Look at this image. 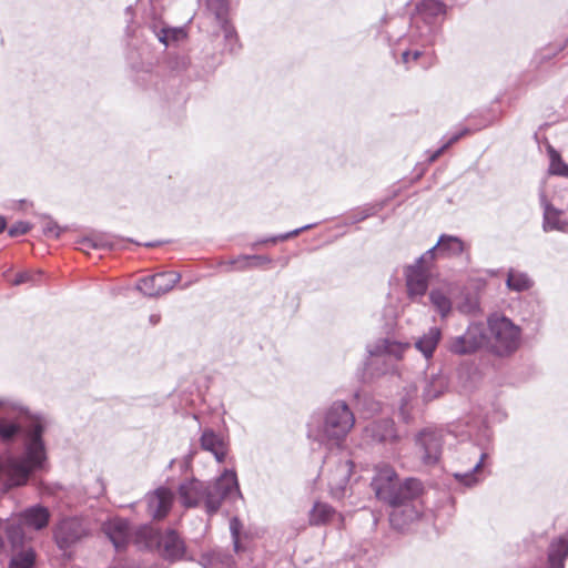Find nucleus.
I'll list each match as a JSON object with an SVG mask.
<instances>
[{
  "mask_svg": "<svg viewBox=\"0 0 568 568\" xmlns=\"http://www.w3.org/2000/svg\"><path fill=\"white\" fill-rule=\"evenodd\" d=\"M45 417L31 414L20 402L0 399V442L12 444L23 433L22 452L0 455V481L3 491L26 486L30 478L47 469L48 454L43 434Z\"/></svg>",
  "mask_w": 568,
  "mask_h": 568,
  "instance_id": "nucleus-1",
  "label": "nucleus"
},
{
  "mask_svg": "<svg viewBox=\"0 0 568 568\" xmlns=\"http://www.w3.org/2000/svg\"><path fill=\"white\" fill-rule=\"evenodd\" d=\"M178 493L184 507H204L209 515L215 514L224 499L241 495L233 470H224L214 481L205 483L196 478L185 480L179 485Z\"/></svg>",
  "mask_w": 568,
  "mask_h": 568,
  "instance_id": "nucleus-2",
  "label": "nucleus"
},
{
  "mask_svg": "<svg viewBox=\"0 0 568 568\" xmlns=\"http://www.w3.org/2000/svg\"><path fill=\"white\" fill-rule=\"evenodd\" d=\"M355 425V416L343 400H335L310 423V436L322 444L341 446Z\"/></svg>",
  "mask_w": 568,
  "mask_h": 568,
  "instance_id": "nucleus-3",
  "label": "nucleus"
},
{
  "mask_svg": "<svg viewBox=\"0 0 568 568\" xmlns=\"http://www.w3.org/2000/svg\"><path fill=\"white\" fill-rule=\"evenodd\" d=\"M486 349L505 358L515 354L523 342V329L506 315L495 312L486 318Z\"/></svg>",
  "mask_w": 568,
  "mask_h": 568,
  "instance_id": "nucleus-4",
  "label": "nucleus"
},
{
  "mask_svg": "<svg viewBox=\"0 0 568 568\" xmlns=\"http://www.w3.org/2000/svg\"><path fill=\"white\" fill-rule=\"evenodd\" d=\"M445 14L446 6L440 0L418 1L412 14L409 32L399 41L407 40L422 47L432 44Z\"/></svg>",
  "mask_w": 568,
  "mask_h": 568,
  "instance_id": "nucleus-5",
  "label": "nucleus"
},
{
  "mask_svg": "<svg viewBox=\"0 0 568 568\" xmlns=\"http://www.w3.org/2000/svg\"><path fill=\"white\" fill-rule=\"evenodd\" d=\"M372 487L376 497L388 505H398L405 500H412L422 490V484L418 479L407 478L399 483L395 470L387 465L376 467Z\"/></svg>",
  "mask_w": 568,
  "mask_h": 568,
  "instance_id": "nucleus-6",
  "label": "nucleus"
},
{
  "mask_svg": "<svg viewBox=\"0 0 568 568\" xmlns=\"http://www.w3.org/2000/svg\"><path fill=\"white\" fill-rule=\"evenodd\" d=\"M229 0H205V20L212 27V38L224 37L225 50L236 53L241 49L237 32L229 18Z\"/></svg>",
  "mask_w": 568,
  "mask_h": 568,
  "instance_id": "nucleus-7",
  "label": "nucleus"
},
{
  "mask_svg": "<svg viewBox=\"0 0 568 568\" xmlns=\"http://www.w3.org/2000/svg\"><path fill=\"white\" fill-rule=\"evenodd\" d=\"M163 7L160 3L152 1L149 8L143 11V27L148 29L165 48L179 45L189 37L187 27H171L163 19Z\"/></svg>",
  "mask_w": 568,
  "mask_h": 568,
  "instance_id": "nucleus-8",
  "label": "nucleus"
},
{
  "mask_svg": "<svg viewBox=\"0 0 568 568\" xmlns=\"http://www.w3.org/2000/svg\"><path fill=\"white\" fill-rule=\"evenodd\" d=\"M435 265V248L427 250L404 270L406 293L413 303H423L428 290L432 268Z\"/></svg>",
  "mask_w": 568,
  "mask_h": 568,
  "instance_id": "nucleus-9",
  "label": "nucleus"
},
{
  "mask_svg": "<svg viewBox=\"0 0 568 568\" xmlns=\"http://www.w3.org/2000/svg\"><path fill=\"white\" fill-rule=\"evenodd\" d=\"M459 462L468 466L465 471H456L453 474L454 478L466 487H473L480 481V470L487 453L474 443H466L462 445Z\"/></svg>",
  "mask_w": 568,
  "mask_h": 568,
  "instance_id": "nucleus-10",
  "label": "nucleus"
},
{
  "mask_svg": "<svg viewBox=\"0 0 568 568\" xmlns=\"http://www.w3.org/2000/svg\"><path fill=\"white\" fill-rule=\"evenodd\" d=\"M353 463L349 459L326 457L322 468V476H325L334 498H342L352 474Z\"/></svg>",
  "mask_w": 568,
  "mask_h": 568,
  "instance_id": "nucleus-11",
  "label": "nucleus"
},
{
  "mask_svg": "<svg viewBox=\"0 0 568 568\" xmlns=\"http://www.w3.org/2000/svg\"><path fill=\"white\" fill-rule=\"evenodd\" d=\"M408 347V344H402L389 338H381L367 346V352L371 356L369 366H377L379 363H383L387 366L383 369H377L378 374L389 373L394 368L393 362L398 361Z\"/></svg>",
  "mask_w": 568,
  "mask_h": 568,
  "instance_id": "nucleus-12",
  "label": "nucleus"
},
{
  "mask_svg": "<svg viewBox=\"0 0 568 568\" xmlns=\"http://www.w3.org/2000/svg\"><path fill=\"white\" fill-rule=\"evenodd\" d=\"M483 346L486 347V331L481 323H470L465 333L452 337L448 349L456 355H469L476 353Z\"/></svg>",
  "mask_w": 568,
  "mask_h": 568,
  "instance_id": "nucleus-13",
  "label": "nucleus"
},
{
  "mask_svg": "<svg viewBox=\"0 0 568 568\" xmlns=\"http://www.w3.org/2000/svg\"><path fill=\"white\" fill-rule=\"evenodd\" d=\"M90 532L88 524L78 517L64 518L54 528V540L60 549H68L87 537Z\"/></svg>",
  "mask_w": 568,
  "mask_h": 568,
  "instance_id": "nucleus-14",
  "label": "nucleus"
},
{
  "mask_svg": "<svg viewBox=\"0 0 568 568\" xmlns=\"http://www.w3.org/2000/svg\"><path fill=\"white\" fill-rule=\"evenodd\" d=\"M145 531L150 536L148 545L150 547L155 545L159 554L163 558L174 561L183 557L185 546L176 531L168 529L166 531L159 534L153 531L151 528L145 529Z\"/></svg>",
  "mask_w": 568,
  "mask_h": 568,
  "instance_id": "nucleus-15",
  "label": "nucleus"
},
{
  "mask_svg": "<svg viewBox=\"0 0 568 568\" xmlns=\"http://www.w3.org/2000/svg\"><path fill=\"white\" fill-rule=\"evenodd\" d=\"M418 455L425 465H435L442 455L444 433L437 429H424L415 438Z\"/></svg>",
  "mask_w": 568,
  "mask_h": 568,
  "instance_id": "nucleus-16",
  "label": "nucleus"
},
{
  "mask_svg": "<svg viewBox=\"0 0 568 568\" xmlns=\"http://www.w3.org/2000/svg\"><path fill=\"white\" fill-rule=\"evenodd\" d=\"M181 274L173 271L160 272L141 278L136 290L149 297H158L169 293L180 282Z\"/></svg>",
  "mask_w": 568,
  "mask_h": 568,
  "instance_id": "nucleus-17",
  "label": "nucleus"
},
{
  "mask_svg": "<svg viewBox=\"0 0 568 568\" xmlns=\"http://www.w3.org/2000/svg\"><path fill=\"white\" fill-rule=\"evenodd\" d=\"M363 437L369 443L393 444L398 439L395 424L384 418L371 422L363 430Z\"/></svg>",
  "mask_w": 568,
  "mask_h": 568,
  "instance_id": "nucleus-18",
  "label": "nucleus"
},
{
  "mask_svg": "<svg viewBox=\"0 0 568 568\" xmlns=\"http://www.w3.org/2000/svg\"><path fill=\"white\" fill-rule=\"evenodd\" d=\"M174 493L168 487H159L146 494L148 513L153 519L164 518L171 510Z\"/></svg>",
  "mask_w": 568,
  "mask_h": 568,
  "instance_id": "nucleus-19",
  "label": "nucleus"
},
{
  "mask_svg": "<svg viewBox=\"0 0 568 568\" xmlns=\"http://www.w3.org/2000/svg\"><path fill=\"white\" fill-rule=\"evenodd\" d=\"M455 284L444 281L433 286L428 293L429 302L442 318H446L453 310Z\"/></svg>",
  "mask_w": 568,
  "mask_h": 568,
  "instance_id": "nucleus-20",
  "label": "nucleus"
},
{
  "mask_svg": "<svg viewBox=\"0 0 568 568\" xmlns=\"http://www.w3.org/2000/svg\"><path fill=\"white\" fill-rule=\"evenodd\" d=\"M201 448L210 452L217 463H223L227 455L229 445L226 439L215 433L212 428H205L200 437Z\"/></svg>",
  "mask_w": 568,
  "mask_h": 568,
  "instance_id": "nucleus-21",
  "label": "nucleus"
},
{
  "mask_svg": "<svg viewBox=\"0 0 568 568\" xmlns=\"http://www.w3.org/2000/svg\"><path fill=\"white\" fill-rule=\"evenodd\" d=\"M103 530L116 550H121L129 542L130 525L125 519H112L104 524Z\"/></svg>",
  "mask_w": 568,
  "mask_h": 568,
  "instance_id": "nucleus-22",
  "label": "nucleus"
},
{
  "mask_svg": "<svg viewBox=\"0 0 568 568\" xmlns=\"http://www.w3.org/2000/svg\"><path fill=\"white\" fill-rule=\"evenodd\" d=\"M18 520L26 527L33 530L45 528L50 520L48 508L41 505H34L24 509L18 517Z\"/></svg>",
  "mask_w": 568,
  "mask_h": 568,
  "instance_id": "nucleus-23",
  "label": "nucleus"
},
{
  "mask_svg": "<svg viewBox=\"0 0 568 568\" xmlns=\"http://www.w3.org/2000/svg\"><path fill=\"white\" fill-rule=\"evenodd\" d=\"M548 568H565L568 557V531L554 538L548 547Z\"/></svg>",
  "mask_w": 568,
  "mask_h": 568,
  "instance_id": "nucleus-24",
  "label": "nucleus"
},
{
  "mask_svg": "<svg viewBox=\"0 0 568 568\" xmlns=\"http://www.w3.org/2000/svg\"><path fill=\"white\" fill-rule=\"evenodd\" d=\"M410 500H405L403 504L390 505L393 510L389 515L390 525L397 529L403 530L409 523L418 517V510L409 504Z\"/></svg>",
  "mask_w": 568,
  "mask_h": 568,
  "instance_id": "nucleus-25",
  "label": "nucleus"
},
{
  "mask_svg": "<svg viewBox=\"0 0 568 568\" xmlns=\"http://www.w3.org/2000/svg\"><path fill=\"white\" fill-rule=\"evenodd\" d=\"M422 384V397L424 402H430L439 397L440 395L444 394L448 386L446 376L443 375L440 372L426 375Z\"/></svg>",
  "mask_w": 568,
  "mask_h": 568,
  "instance_id": "nucleus-26",
  "label": "nucleus"
},
{
  "mask_svg": "<svg viewBox=\"0 0 568 568\" xmlns=\"http://www.w3.org/2000/svg\"><path fill=\"white\" fill-rule=\"evenodd\" d=\"M432 248H435V258L437 255L456 257L465 252L466 244L458 236L442 234Z\"/></svg>",
  "mask_w": 568,
  "mask_h": 568,
  "instance_id": "nucleus-27",
  "label": "nucleus"
},
{
  "mask_svg": "<svg viewBox=\"0 0 568 568\" xmlns=\"http://www.w3.org/2000/svg\"><path fill=\"white\" fill-rule=\"evenodd\" d=\"M203 568H235L236 561L234 556L224 550H212L203 554L200 559Z\"/></svg>",
  "mask_w": 568,
  "mask_h": 568,
  "instance_id": "nucleus-28",
  "label": "nucleus"
},
{
  "mask_svg": "<svg viewBox=\"0 0 568 568\" xmlns=\"http://www.w3.org/2000/svg\"><path fill=\"white\" fill-rule=\"evenodd\" d=\"M440 337V329L436 326H433L423 336L417 338L415 342V347L425 356V358H430L438 345Z\"/></svg>",
  "mask_w": 568,
  "mask_h": 568,
  "instance_id": "nucleus-29",
  "label": "nucleus"
},
{
  "mask_svg": "<svg viewBox=\"0 0 568 568\" xmlns=\"http://www.w3.org/2000/svg\"><path fill=\"white\" fill-rule=\"evenodd\" d=\"M24 526L19 521H12L7 525L6 534L8 541L11 545L12 551L20 550L26 547V541L29 539L24 531Z\"/></svg>",
  "mask_w": 568,
  "mask_h": 568,
  "instance_id": "nucleus-30",
  "label": "nucleus"
},
{
  "mask_svg": "<svg viewBox=\"0 0 568 568\" xmlns=\"http://www.w3.org/2000/svg\"><path fill=\"white\" fill-rule=\"evenodd\" d=\"M506 285L510 291L525 292L532 287L534 281L527 273L510 268L507 274Z\"/></svg>",
  "mask_w": 568,
  "mask_h": 568,
  "instance_id": "nucleus-31",
  "label": "nucleus"
},
{
  "mask_svg": "<svg viewBox=\"0 0 568 568\" xmlns=\"http://www.w3.org/2000/svg\"><path fill=\"white\" fill-rule=\"evenodd\" d=\"M561 211L555 209L552 205L544 204V223L542 227L548 231H565L567 224L560 220Z\"/></svg>",
  "mask_w": 568,
  "mask_h": 568,
  "instance_id": "nucleus-32",
  "label": "nucleus"
},
{
  "mask_svg": "<svg viewBox=\"0 0 568 568\" xmlns=\"http://www.w3.org/2000/svg\"><path fill=\"white\" fill-rule=\"evenodd\" d=\"M36 565V551L28 546L13 551L8 568H33Z\"/></svg>",
  "mask_w": 568,
  "mask_h": 568,
  "instance_id": "nucleus-33",
  "label": "nucleus"
},
{
  "mask_svg": "<svg viewBox=\"0 0 568 568\" xmlns=\"http://www.w3.org/2000/svg\"><path fill=\"white\" fill-rule=\"evenodd\" d=\"M335 516V510L328 504L315 503L310 511V523L312 525H323L333 520Z\"/></svg>",
  "mask_w": 568,
  "mask_h": 568,
  "instance_id": "nucleus-34",
  "label": "nucleus"
},
{
  "mask_svg": "<svg viewBox=\"0 0 568 568\" xmlns=\"http://www.w3.org/2000/svg\"><path fill=\"white\" fill-rule=\"evenodd\" d=\"M315 224H307V225H304L302 227H298V229H295L293 231H290L287 233H283V234H278V235H274V236H267V237H263V239H260L257 240L256 242L252 243V248H256L258 247L260 245H266V244H276L277 242L280 241H286L288 239H292L294 236H297L300 235L302 232L306 231V230H310L312 227H314Z\"/></svg>",
  "mask_w": 568,
  "mask_h": 568,
  "instance_id": "nucleus-35",
  "label": "nucleus"
},
{
  "mask_svg": "<svg viewBox=\"0 0 568 568\" xmlns=\"http://www.w3.org/2000/svg\"><path fill=\"white\" fill-rule=\"evenodd\" d=\"M251 260H252L251 255H240L235 258H232V260L225 262L223 265H224L226 272H231V271L243 272V271L253 268V264H252Z\"/></svg>",
  "mask_w": 568,
  "mask_h": 568,
  "instance_id": "nucleus-36",
  "label": "nucleus"
},
{
  "mask_svg": "<svg viewBox=\"0 0 568 568\" xmlns=\"http://www.w3.org/2000/svg\"><path fill=\"white\" fill-rule=\"evenodd\" d=\"M549 171L552 174L568 176V165L562 162L559 154L555 150H550V166Z\"/></svg>",
  "mask_w": 568,
  "mask_h": 568,
  "instance_id": "nucleus-37",
  "label": "nucleus"
},
{
  "mask_svg": "<svg viewBox=\"0 0 568 568\" xmlns=\"http://www.w3.org/2000/svg\"><path fill=\"white\" fill-rule=\"evenodd\" d=\"M469 132V130L467 128H464L455 133H453L448 139L447 141L438 149L436 150L430 156H429V162H434L435 160H437L440 154L446 150L448 149L450 145H453L454 143H456L459 139H462L464 135H466L467 133Z\"/></svg>",
  "mask_w": 568,
  "mask_h": 568,
  "instance_id": "nucleus-38",
  "label": "nucleus"
},
{
  "mask_svg": "<svg viewBox=\"0 0 568 568\" xmlns=\"http://www.w3.org/2000/svg\"><path fill=\"white\" fill-rule=\"evenodd\" d=\"M63 229L54 220L49 216L43 217L42 232L45 236L58 239Z\"/></svg>",
  "mask_w": 568,
  "mask_h": 568,
  "instance_id": "nucleus-39",
  "label": "nucleus"
},
{
  "mask_svg": "<svg viewBox=\"0 0 568 568\" xmlns=\"http://www.w3.org/2000/svg\"><path fill=\"white\" fill-rule=\"evenodd\" d=\"M41 276H42L41 271L22 272V273H19L16 275L14 280L12 281V285H21L23 283L37 284Z\"/></svg>",
  "mask_w": 568,
  "mask_h": 568,
  "instance_id": "nucleus-40",
  "label": "nucleus"
},
{
  "mask_svg": "<svg viewBox=\"0 0 568 568\" xmlns=\"http://www.w3.org/2000/svg\"><path fill=\"white\" fill-rule=\"evenodd\" d=\"M79 250L87 252L90 248H102L108 246L106 242L97 236H87L79 242Z\"/></svg>",
  "mask_w": 568,
  "mask_h": 568,
  "instance_id": "nucleus-41",
  "label": "nucleus"
},
{
  "mask_svg": "<svg viewBox=\"0 0 568 568\" xmlns=\"http://www.w3.org/2000/svg\"><path fill=\"white\" fill-rule=\"evenodd\" d=\"M31 230V224L24 221L16 222L11 225L8 233L10 236H19L28 233Z\"/></svg>",
  "mask_w": 568,
  "mask_h": 568,
  "instance_id": "nucleus-42",
  "label": "nucleus"
},
{
  "mask_svg": "<svg viewBox=\"0 0 568 568\" xmlns=\"http://www.w3.org/2000/svg\"><path fill=\"white\" fill-rule=\"evenodd\" d=\"M417 393L416 386H410L409 390L407 392V396L402 399L400 405V414L403 415L404 419H407V406L410 398L415 397Z\"/></svg>",
  "mask_w": 568,
  "mask_h": 568,
  "instance_id": "nucleus-43",
  "label": "nucleus"
},
{
  "mask_svg": "<svg viewBox=\"0 0 568 568\" xmlns=\"http://www.w3.org/2000/svg\"><path fill=\"white\" fill-rule=\"evenodd\" d=\"M253 267H258L262 265L271 264L272 258L267 255H251Z\"/></svg>",
  "mask_w": 568,
  "mask_h": 568,
  "instance_id": "nucleus-44",
  "label": "nucleus"
},
{
  "mask_svg": "<svg viewBox=\"0 0 568 568\" xmlns=\"http://www.w3.org/2000/svg\"><path fill=\"white\" fill-rule=\"evenodd\" d=\"M373 214H374L373 207L364 209L359 213L354 215L353 222L354 223L361 222Z\"/></svg>",
  "mask_w": 568,
  "mask_h": 568,
  "instance_id": "nucleus-45",
  "label": "nucleus"
},
{
  "mask_svg": "<svg viewBox=\"0 0 568 568\" xmlns=\"http://www.w3.org/2000/svg\"><path fill=\"white\" fill-rule=\"evenodd\" d=\"M478 305L477 302H473L470 304H464L459 307L460 312L463 313H471L477 310Z\"/></svg>",
  "mask_w": 568,
  "mask_h": 568,
  "instance_id": "nucleus-46",
  "label": "nucleus"
},
{
  "mask_svg": "<svg viewBox=\"0 0 568 568\" xmlns=\"http://www.w3.org/2000/svg\"><path fill=\"white\" fill-rule=\"evenodd\" d=\"M410 54H412L410 49H405V50H403V52L400 53V55H402V61H403V63H404V64H406V65H408V64H409V62L412 61V57H410Z\"/></svg>",
  "mask_w": 568,
  "mask_h": 568,
  "instance_id": "nucleus-47",
  "label": "nucleus"
},
{
  "mask_svg": "<svg viewBox=\"0 0 568 568\" xmlns=\"http://www.w3.org/2000/svg\"><path fill=\"white\" fill-rule=\"evenodd\" d=\"M232 534H233V538H234V551L240 557V559L243 560V555L239 554L240 547H239L237 535H236V532H235V530L233 528H232Z\"/></svg>",
  "mask_w": 568,
  "mask_h": 568,
  "instance_id": "nucleus-48",
  "label": "nucleus"
},
{
  "mask_svg": "<svg viewBox=\"0 0 568 568\" xmlns=\"http://www.w3.org/2000/svg\"><path fill=\"white\" fill-rule=\"evenodd\" d=\"M410 51H412V54H410L412 61L418 60L419 57L423 54V51L417 49V48L416 49H410Z\"/></svg>",
  "mask_w": 568,
  "mask_h": 568,
  "instance_id": "nucleus-49",
  "label": "nucleus"
},
{
  "mask_svg": "<svg viewBox=\"0 0 568 568\" xmlns=\"http://www.w3.org/2000/svg\"><path fill=\"white\" fill-rule=\"evenodd\" d=\"M160 318H161V317H160V315H159V314H152V315L150 316V323H151V324H153V325H155V324H158V323L160 322Z\"/></svg>",
  "mask_w": 568,
  "mask_h": 568,
  "instance_id": "nucleus-50",
  "label": "nucleus"
},
{
  "mask_svg": "<svg viewBox=\"0 0 568 568\" xmlns=\"http://www.w3.org/2000/svg\"><path fill=\"white\" fill-rule=\"evenodd\" d=\"M125 13L129 16V21H128V22H129V23H131V22H132V20H133V10H132V7H131V6H129V7L125 9Z\"/></svg>",
  "mask_w": 568,
  "mask_h": 568,
  "instance_id": "nucleus-51",
  "label": "nucleus"
},
{
  "mask_svg": "<svg viewBox=\"0 0 568 568\" xmlns=\"http://www.w3.org/2000/svg\"><path fill=\"white\" fill-rule=\"evenodd\" d=\"M7 222L3 216H0V233L6 229Z\"/></svg>",
  "mask_w": 568,
  "mask_h": 568,
  "instance_id": "nucleus-52",
  "label": "nucleus"
}]
</instances>
